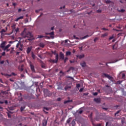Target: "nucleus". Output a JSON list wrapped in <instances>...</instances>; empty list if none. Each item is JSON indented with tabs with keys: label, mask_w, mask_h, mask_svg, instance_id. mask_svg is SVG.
<instances>
[{
	"label": "nucleus",
	"mask_w": 126,
	"mask_h": 126,
	"mask_svg": "<svg viewBox=\"0 0 126 126\" xmlns=\"http://www.w3.org/2000/svg\"><path fill=\"white\" fill-rule=\"evenodd\" d=\"M0 64H3V63H4V61H2L0 62Z\"/></svg>",
	"instance_id": "nucleus-38"
},
{
	"label": "nucleus",
	"mask_w": 126,
	"mask_h": 126,
	"mask_svg": "<svg viewBox=\"0 0 126 126\" xmlns=\"http://www.w3.org/2000/svg\"><path fill=\"white\" fill-rule=\"evenodd\" d=\"M32 58L33 60H35V59H36V56L33 52L32 53Z\"/></svg>",
	"instance_id": "nucleus-19"
},
{
	"label": "nucleus",
	"mask_w": 126,
	"mask_h": 126,
	"mask_svg": "<svg viewBox=\"0 0 126 126\" xmlns=\"http://www.w3.org/2000/svg\"><path fill=\"white\" fill-rule=\"evenodd\" d=\"M82 91H83V88L80 89L79 90V92H82Z\"/></svg>",
	"instance_id": "nucleus-48"
},
{
	"label": "nucleus",
	"mask_w": 126,
	"mask_h": 126,
	"mask_svg": "<svg viewBox=\"0 0 126 126\" xmlns=\"http://www.w3.org/2000/svg\"><path fill=\"white\" fill-rule=\"evenodd\" d=\"M97 95H98V93L95 92V93H94V96H97Z\"/></svg>",
	"instance_id": "nucleus-37"
},
{
	"label": "nucleus",
	"mask_w": 126,
	"mask_h": 126,
	"mask_svg": "<svg viewBox=\"0 0 126 126\" xmlns=\"http://www.w3.org/2000/svg\"><path fill=\"white\" fill-rule=\"evenodd\" d=\"M67 60H68V58L65 57V59H64V63H66V61H67Z\"/></svg>",
	"instance_id": "nucleus-31"
},
{
	"label": "nucleus",
	"mask_w": 126,
	"mask_h": 126,
	"mask_svg": "<svg viewBox=\"0 0 126 126\" xmlns=\"http://www.w3.org/2000/svg\"><path fill=\"white\" fill-rule=\"evenodd\" d=\"M13 43H14V41H9V44H13Z\"/></svg>",
	"instance_id": "nucleus-41"
},
{
	"label": "nucleus",
	"mask_w": 126,
	"mask_h": 126,
	"mask_svg": "<svg viewBox=\"0 0 126 126\" xmlns=\"http://www.w3.org/2000/svg\"><path fill=\"white\" fill-rule=\"evenodd\" d=\"M19 49L20 51H23V49H22V48H19Z\"/></svg>",
	"instance_id": "nucleus-62"
},
{
	"label": "nucleus",
	"mask_w": 126,
	"mask_h": 126,
	"mask_svg": "<svg viewBox=\"0 0 126 126\" xmlns=\"http://www.w3.org/2000/svg\"><path fill=\"white\" fill-rule=\"evenodd\" d=\"M71 121V118H69V119H68L66 121V124H69V126H70V122Z\"/></svg>",
	"instance_id": "nucleus-18"
},
{
	"label": "nucleus",
	"mask_w": 126,
	"mask_h": 126,
	"mask_svg": "<svg viewBox=\"0 0 126 126\" xmlns=\"http://www.w3.org/2000/svg\"><path fill=\"white\" fill-rule=\"evenodd\" d=\"M52 53L55 56H56V57L57 56V54L58 55V53H57V51H52Z\"/></svg>",
	"instance_id": "nucleus-28"
},
{
	"label": "nucleus",
	"mask_w": 126,
	"mask_h": 126,
	"mask_svg": "<svg viewBox=\"0 0 126 126\" xmlns=\"http://www.w3.org/2000/svg\"><path fill=\"white\" fill-rule=\"evenodd\" d=\"M6 52H9V51H10V49H8V48H7L6 49H5Z\"/></svg>",
	"instance_id": "nucleus-50"
},
{
	"label": "nucleus",
	"mask_w": 126,
	"mask_h": 126,
	"mask_svg": "<svg viewBox=\"0 0 126 126\" xmlns=\"http://www.w3.org/2000/svg\"><path fill=\"white\" fill-rule=\"evenodd\" d=\"M82 113H83V111L80 110L79 111V114H81Z\"/></svg>",
	"instance_id": "nucleus-51"
},
{
	"label": "nucleus",
	"mask_w": 126,
	"mask_h": 126,
	"mask_svg": "<svg viewBox=\"0 0 126 126\" xmlns=\"http://www.w3.org/2000/svg\"><path fill=\"white\" fill-rule=\"evenodd\" d=\"M60 58L62 60H64V55L62 52L60 53Z\"/></svg>",
	"instance_id": "nucleus-12"
},
{
	"label": "nucleus",
	"mask_w": 126,
	"mask_h": 126,
	"mask_svg": "<svg viewBox=\"0 0 126 126\" xmlns=\"http://www.w3.org/2000/svg\"><path fill=\"white\" fill-rule=\"evenodd\" d=\"M59 61V54H56L55 57V60L50 59L49 60L50 63H57Z\"/></svg>",
	"instance_id": "nucleus-2"
},
{
	"label": "nucleus",
	"mask_w": 126,
	"mask_h": 126,
	"mask_svg": "<svg viewBox=\"0 0 126 126\" xmlns=\"http://www.w3.org/2000/svg\"><path fill=\"white\" fill-rule=\"evenodd\" d=\"M21 10H22V9L21 8H20L18 9V12H20V11H21Z\"/></svg>",
	"instance_id": "nucleus-56"
},
{
	"label": "nucleus",
	"mask_w": 126,
	"mask_h": 126,
	"mask_svg": "<svg viewBox=\"0 0 126 126\" xmlns=\"http://www.w3.org/2000/svg\"><path fill=\"white\" fill-rule=\"evenodd\" d=\"M96 126H102V124H98L96 125Z\"/></svg>",
	"instance_id": "nucleus-53"
},
{
	"label": "nucleus",
	"mask_w": 126,
	"mask_h": 126,
	"mask_svg": "<svg viewBox=\"0 0 126 126\" xmlns=\"http://www.w3.org/2000/svg\"><path fill=\"white\" fill-rule=\"evenodd\" d=\"M117 83H118V84H121V83H122V82L119 81L117 82Z\"/></svg>",
	"instance_id": "nucleus-57"
},
{
	"label": "nucleus",
	"mask_w": 126,
	"mask_h": 126,
	"mask_svg": "<svg viewBox=\"0 0 126 126\" xmlns=\"http://www.w3.org/2000/svg\"><path fill=\"white\" fill-rule=\"evenodd\" d=\"M71 88V87L68 86H66L64 88L65 90H67V89H70Z\"/></svg>",
	"instance_id": "nucleus-23"
},
{
	"label": "nucleus",
	"mask_w": 126,
	"mask_h": 126,
	"mask_svg": "<svg viewBox=\"0 0 126 126\" xmlns=\"http://www.w3.org/2000/svg\"><path fill=\"white\" fill-rule=\"evenodd\" d=\"M71 124L72 125V126H75V121H74V120H73Z\"/></svg>",
	"instance_id": "nucleus-21"
},
{
	"label": "nucleus",
	"mask_w": 126,
	"mask_h": 126,
	"mask_svg": "<svg viewBox=\"0 0 126 126\" xmlns=\"http://www.w3.org/2000/svg\"><path fill=\"white\" fill-rule=\"evenodd\" d=\"M4 102L0 101V104H3Z\"/></svg>",
	"instance_id": "nucleus-61"
},
{
	"label": "nucleus",
	"mask_w": 126,
	"mask_h": 126,
	"mask_svg": "<svg viewBox=\"0 0 126 126\" xmlns=\"http://www.w3.org/2000/svg\"><path fill=\"white\" fill-rule=\"evenodd\" d=\"M108 125H109V122H106L105 126H108Z\"/></svg>",
	"instance_id": "nucleus-60"
},
{
	"label": "nucleus",
	"mask_w": 126,
	"mask_h": 126,
	"mask_svg": "<svg viewBox=\"0 0 126 126\" xmlns=\"http://www.w3.org/2000/svg\"><path fill=\"white\" fill-rule=\"evenodd\" d=\"M20 70H21V71H23V68H21V69H20Z\"/></svg>",
	"instance_id": "nucleus-63"
},
{
	"label": "nucleus",
	"mask_w": 126,
	"mask_h": 126,
	"mask_svg": "<svg viewBox=\"0 0 126 126\" xmlns=\"http://www.w3.org/2000/svg\"><path fill=\"white\" fill-rule=\"evenodd\" d=\"M25 109V107H21L20 108L21 112H23Z\"/></svg>",
	"instance_id": "nucleus-29"
},
{
	"label": "nucleus",
	"mask_w": 126,
	"mask_h": 126,
	"mask_svg": "<svg viewBox=\"0 0 126 126\" xmlns=\"http://www.w3.org/2000/svg\"><path fill=\"white\" fill-rule=\"evenodd\" d=\"M7 116H8L9 118H11V115H10V114H9V113H7Z\"/></svg>",
	"instance_id": "nucleus-42"
},
{
	"label": "nucleus",
	"mask_w": 126,
	"mask_h": 126,
	"mask_svg": "<svg viewBox=\"0 0 126 126\" xmlns=\"http://www.w3.org/2000/svg\"><path fill=\"white\" fill-rule=\"evenodd\" d=\"M115 46H116V45H115V44L113 45L112 49H113V50H114V49H115Z\"/></svg>",
	"instance_id": "nucleus-58"
},
{
	"label": "nucleus",
	"mask_w": 126,
	"mask_h": 126,
	"mask_svg": "<svg viewBox=\"0 0 126 126\" xmlns=\"http://www.w3.org/2000/svg\"><path fill=\"white\" fill-rule=\"evenodd\" d=\"M108 35V33H105L104 34H102L101 35V37H102L103 38L106 37L107 35Z\"/></svg>",
	"instance_id": "nucleus-26"
},
{
	"label": "nucleus",
	"mask_w": 126,
	"mask_h": 126,
	"mask_svg": "<svg viewBox=\"0 0 126 126\" xmlns=\"http://www.w3.org/2000/svg\"><path fill=\"white\" fill-rule=\"evenodd\" d=\"M66 78H70L71 79H72V80H73V81H74V78H73V77L69 76H66Z\"/></svg>",
	"instance_id": "nucleus-27"
},
{
	"label": "nucleus",
	"mask_w": 126,
	"mask_h": 126,
	"mask_svg": "<svg viewBox=\"0 0 126 126\" xmlns=\"http://www.w3.org/2000/svg\"><path fill=\"white\" fill-rule=\"evenodd\" d=\"M101 12V10H97V12H98V13Z\"/></svg>",
	"instance_id": "nucleus-55"
},
{
	"label": "nucleus",
	"mask_w": 126,
	"mask_h": 126,
	"mask_svg": "<svg viewBox=\"0 0 126 126\" xmlns=\"http://www.w3.org/2000/svg\"><path fill=\"white\" fill-rule=\"evenodd\" d=\"M44 37H45V36H44L43 35H38V38H44Z\"/></svg>",
	"instance_id": "nucleus-46"
},
{
	"label": "nucleus",
	"mask_w": 126,
	"mask_h": 126,
	"mask_svg": "<svg viewBox=\"0 0 126 126\" xmlns=\"http://www.w3.org/2000/svg\"><path fill=\"white\" fill-rule=\"evenodd\" d=\"M19 45H20V43L18 42L16 45V48H18L19 47Z\"/></svg>",
	"instance_id": "nucleus-39"
},
{
	"label": "nucleus",
	"mask_w": 126,
	"mask_h": 126,
	"mask_svg": "<svg viewBox=\"0 0 126 126\" xmlns=\"http://www.w3.org/2000/svg\"><path fill=\"white\" fill-rule=\"evenodd\" d=\"M102 77H106V78H108L109 79V80H112L113 79V77L110 76L109 75H108L106 73H102Z\"/></svg>",
	"instance_id": "nucleus-3"
},
{
	"label": "nucleus",
	"mask_w": 126,
	"mask_h": 126,
	"mask_svg": "<svg viewBox=\"0 0 126 126\" xmlns=\"http://www.w3.org/2000/svg\"><path fill=\"white\" fill-rule=\"evenodd\" d=\"M15 26H16L15 25L13 26V31L15 30L16 33H17V32H19V28H17V29H16Z\"/></svg>",
	"instance_id": "nucleus-6"
},
{
	"label": "nucleus",
	"mask_w": 126,
	"mask_h": 126,
	"mask_svg": "<svg viewBox=\"0 0 126 126\" xmlns=\"http://www.w3.org/2000/svg\"><path fill=\"white\" fill-rule=\"evenodd\" d=\"M76 57L78 59H83V58H84V54H82V55H76Z\"/></svg>",
	"instance_id": "nucleus-10"
},
{
	"label": "nucleus",
	"mask_w": 126,
	"mask_h": 126,
	"mask_svg": "<svg viewBox=\"0 0 126 126\" xmlns=\"http://www.w3.org/2000/svg\"><path fill=\"white\" fill-rule=\"evenodd\" d=\"M11 74H5V76H9V77H10V76H11Z\"/></svg>",
	"instance_id": "nucleus-35"
},
{
	"label": "nucleus",
	"mask_w": 126,
	"mask_h": 126,
	"mask_svg": "<svg viewBox=\"0 0 126 126\" xmlns=\"http://www.w3.org/2000/svg\"><path fill=\"white\" fill-rule=\"evenodd\" d=\"M5 94H7V92H4L3 91H1V92L0 93V96H2V97H3V95Z\"/></svg>",
	"instance_id": "nucleus-7"
},
{
	"label": "nucleus",
	"mask_w": 126,
	"mask_h": 126,
	"mask_svg": "<svg viewBox=\"0 0 126 126\" xmlns=\"http://www.w3.org/2000/svg\"><path fill=\"white\" fill-rule=\"evenodd\" d=\"M62 100V98H57V101H61Z\"/></svg>",
	"instance_id": "nucleus-54"
},
{
	"label": "nucleus",
	"mask_w": 126,
	"mask_h": 126,
	"mask_svg": "<svg viewBox=\"0 0 126 126\" xmlns=\"http://www.w3.org/2000/svg\"><path fill=\"white\" fill-rule=\"evenodd\" d=\"M117 10L119 12H122V13H124V12L126 11V10L124 9H121V10H119V9H117Z\"/></svg>",
	"instance_id": "nucleus-17"
},
{
	"label": "nucleus",
	"mask_w": 126,
	"mask_h": 126,
	"mask_svg": "<svg viewBox=\"0 0 126 126\" xmlns=\"http://www.w3.org/2000/svg\"><path fill=\"white\" fill-rule=\"evenodd\" d=\"M39 46L41 48H44V47H45V44H44L43 43H40Z\"/></svg>",
	"instance_id": "nucleus-20"
},
{
	"label": "nucleus",
	"mask_w": 126,
	"mask_h": 126,
	"mask_svg": "<svg viewBox=\"0 0 126 126\" xmlns=\"http://www.w3.org/2000/svg\"><path fill=\"white\" fill-rule=\"evenodd\" d=\"M82 67H85L86 66V63L85 62H83L80 63Z\"/></svg>",
	"instance_id": "nucleus-14"
},
{
	"label": "nucleus",
	"mask_w": 126,
	"mask_h": 126,
	"mask_svg": "<svg viewBox=\"0 0 126 126\" xmlns=\"http://www.w3.org/2000/svg\"><path fill=\"white\" fill-rule=\"evenodd\" d=\"M32 49H33V47L32 46L29 47L27 50V54H30V52H31V51H32Z\"/></svg>",
	"instance_id": "nucleus-4"
},
{
	"label": "nucleus",
	"mask_w": 126,
	"mask_h": 126,
	"mask_svg": "<svg viewBox=\"0 0 126 126\" xmlns=\"http://www.w3.org/2000/svg\"><path fill=\"white\" fill-rule=\"evenodd\" d=\"M4 103L5 104H7V103H8V101H7V100H5Z\"/></svg>",
	"instance_id": "nucleus-59"
},
{
	"label": "nucleus",
	"mask_w": 126,
	"mask_h": 126,
	"mask_svg": "<svg viewBox=\"0 0 126 126\" xmlns=\"http://www.w3.org/2000/svg\"><path fill=\"white\" fill-rule=\"evenodd\" d=\"M88 37H89V35H87L84 36L83 37H82V39H86V38H88Z\"/></svg>",
	"instance_id": "nucleus-32"
},
{
	"label": "nucleus",
	"mask_w": 126,
	"mask_h": 126,
	"mask_svg": "<svg viewBox=\"0 0 126 126\" xmlns=\"http://www.w3.org/2000/svg\"><path fill=\"white\" fill-rule=\"evenodd\" d=\"M79 87H80V84H77L76 85V88H79Z\"/></svg>",
	"instance_id": "nucleus-34"
},
{
	"label": "nucleus",
	"mask_w": 126,
	"mask_h": 126,
	"mask_svg": "<svg viewBox=\"0 0 126 126\" xmlns=\"http://www.w3.org/2000/svg\"><path fill=\"white\" fill-rule=\"evenodd\" d=\"M11 75H14V76H15V75H16V74H15L14 72H12L11 73Z\"/></svg>",
	"instance_id": "nucleus-47"
},
{
	"label": "nucleus",
	"mask_w": 126,
	"mask_h": 126,
	"mask_svg": "<svg viewBox=\"0 0 126 126\" xmlns=\"http://www.w3.org/2000/svg\"><path fill=\"white\" fill-rule=\"evenodd\" d=\"M54 27L51 28V30H54Z\"/></svg>",
	"instance_id": "nucleus-64"
},
{
	"label": "nucleus",
	"mask_w": 126,
	"mask_h": 126,
	"mask_svg": "<svg viewBox=\"0 0 126 126\" xmlns=\"http://www.w3.org/2000/svg\"><path fill=\"white\" fill-rule=\"evenodd\" d=\"M30 65L31 66V69L33 72H35V68L32 63H30Z\"/></svg>",
	"instance_id": "nucleus-5"
},
{
	"label": "nucleus",
	"mask_w": 126,
	"mask_h": 126,
	"mask_svg": "<svg viewBox=\"0 0 126 126\" xmlns=\"http://www.w3.org/2000/svg\"><path fill=\"white\" fill-rule=\"evenodd\" d=\"M11 46V45L10 44H8L6 46H5V47L4 48V49H3V50L4 51H5V50H6V49H8V48H9V47H10Z\"/></svg>",
	"instance_id": "nucleus-15"
},
{
	"label": "nucleus",
	"mask_w": 126,
	"mask_h": 126,
	"mask_svg": "<svg viewBox=\"0 0 126 126\" xmlns=\"http://www.w3.org/2000/svg\"><path fill=\"white\" fill-rule=\"evenodd\" d=\"M1 22H2V23H5V22H6V21H5V20H1Z\"/></svg>",
	"instance_id": "nucleus-49"
},
{
	"label": "nucleus",
	"mask_w": 126,
	"mask_h": 126,
	"mask_svg": "<svg viewBox=\"0 0 126 126\" xmlns=\"http://www.w3.org/2000/svg\"><path fill=\"white\" fill-rule=\"evenodd\" d=\"M102 30H104V31H106V30H109L108 29H106V28H102Z\"/></svg>",
	"instance_id": "nucleus-52"
},
{
	"label": "nucleus",
	"mask_w": 126,
	"mask_h": 126,
	"mask_svg": "<svg viewBox=\"0 0 126 126\" xmlns=\"http://www.w3.org/2000/svg\"><path fill=\"white\" fill-rule=\"evenodd\" d=\"M94 102H96V103H100L101 102V99H100V98H94Z\"/></svg>",
	"instance_id": "nucleus-11"
},
{
	"label": "nucleus",
	"mask_w": 126,
	"mask_h": 126,
	"mask_svg": "<svg viewBox=\"0 0 126 126\" xmlns=\"http://www.w3.org/2000/svg\"><path fill=\"white\" fill-rule=\"evenodd\" d=\"M122 78L123 79H126V74H125V73H122Z\"/></svg>",
	"instance_id": "nucleus-25"
},
{
	"label": "nucleus",
	"mask_w": 126,
	"mask_h": 126,
	"mask_svg": "<svg viewBox=\"0 0 126 126\" xmlns=\"http://www.w3.org/2000/svg\"><path fill=\"white\" fill-rule=\"evenodd\" d=\"M112 39H114V36H112L109 37V40H112Z\"/></svg>",
	"instance_id": "nucleus-43"
},
{
	"label": "nucleus",
	"mask_w": 126,
	"mask_h": 126,
	"mask_svg": "<svg viewBox=\"0 0 126 126\" xmlns=\"http://www.w3.org/2000/svg\"><path fill=\"white\" fill-rule=\"evenodd\" d=\"M47 121L43 120L42 121V126H47Z\"/></svg>",
	"instance_id": "nucleus-13"
},
{
	"label": "nucleus",
	"mask_w": 126,
	"mask_h": 126,
	"mask_svg": "<svg viewBox=\"0 0 126 126\" xmlns=\"http://www.w3.org/2000/svg\"><path fill=\"white\" fill-rule=\"evenodd\" d=\"M45 34L46 35H52L53 36H54L55 35L54 32H52L50 33L45 32Z\"/></svg>",
	"instance_id": "nucleus-16"
},
{
	"label": "nucleus",
	"mask_w": 126,
	"mask_h": 126,
	"mask_svg": "<svg viewBox=\"0 0 126 126\" xmlns=\"http://www.w3.org/2000/svg\"><path fill=\"white\" fill-rule=\"evenodd\" d=\"M1 56H5V52H3L2 53Z\"/></svg>",
	"instance_id": "nucleus-44"
},
{
	"label": "nucleus",
	"mask_w": 126,
	"mask_h": 126,
	"mask_svg": "<svg viewBox=\"0 0 126 126\" xmlns=\"http://www.w3.org/2000/svg\"><path fill=\"white\" fill-rule=\"evenodd\" d=\"M41 67H42V68H46V66H45V65H44V64H42V65H41Z\"/></svg>",
	"instance_id": "nucleus-40"
},
{
	"label": "nucleus",
	"mask_w": 126,
	"mask_h": 126,
	"mask_svg": "<svg viewBox=\"0 0 126 126\" xmlns=\"http://www.w3.org/2000/svg\"><path fill=\"white\" fill-rule=\"evenodd\" d=\"M44 110H46V111H49V108L47 107H44Z\"/></svg>",
	"instance_id": "nucleus-45"
},
{
	"label": "nucleus",
	"mask_w": 126,
	"mask_h": 126,
	"mask_svg": "<svg viewBox=\"0 0 126 126\" xmlns=\"http://www.w3.org/2000/svg\"><path fill=\"white\" fill-rule=\"evenodd\" d=\"M24 17L23 16L19 17L18 18H17V19H16L15 20V21H16V22H18L19 20H20V19H23Z\"/></svg>",
	"instance_id": "nucleus-9"
},
{
	"label": "nucleus",
	"mask_w": 126,
	"mask_h": 126,
	"mask_svg": "<svg viewBox=\"0 0 126 126\" xmlns=\"http://www.w3.org/2000/svg\"><path fill=\"white\" fill-rule=\"evenodd\" d=\"M70 55H71V52H70V51H67L66 52V56H70Z\"/></svg>",
	"instance_id": "nucleus-24"
},
{
	"label": "nucleus",
	"mask_w": 126,
	"mask_h": 126,
	"mask_svg": "<svg viewBox=\"0 0 126 126\" xmlns=\"http://www.w3.org/2000/svg\"><path fill=\"white\" fill-rule=\"evenodd\" d=\"M73 38H74V39H75L76 40H78V39H79V38H78V37H76V36H75V35H73Z\"/></svg>",
	"instance_id": "nucleus-33"
},
{
	"label": "nucleus",
	"mask_w": 126,
	"mask_h": 126,
	"mask_svg": "<svg viewBox=\"0 0 126 126\" xmlns=\"http://www.w3.org/2000/svg\"><path fill=\"white\" fill-rule=\"evenodd\" d=\"M26 37L27 38H29L28 39V40H29V41H32L34 39L33 38V35H32V33H31V32H29L26 34Z\"/></svg>",
	"instance_id": "nucleus-1"
},
{
	"label": "nucleus",
	"mask_w": 126,
	"mask_h": 126,
	"mask_svg": "<svg viewBox=\"0 0 126 126\" xmlns=\"http://www.w3.org/2000/svg\"><path fill=\"white\" fill-rule=\"evenodd\" d=\"M120 113V110L118 111L115 114V116H117V115H118V114Z\"/></svg>",
	"instance_id": "nucleus-36"
},
{
	"label": "nucleus",
	"mask_w": 126,
	"mask_h": 126,
	"mask_svg": "<svg viewBox=\"0 0 126 126\" xmlns=\"http://www.w3.org/2000/svg\"><path fill=\"white\" fill-rule=\"evenodd\" d=\"M5 43H6L5 41H3L1 43L0 47L3 49L5 47Z\"/></svg>",
	"instance_id": "nucleus-8"
},
{
	"label": "nucleus",
	"mask_w": 126,
	"mask_h": 126,
	"mask_svg": "<svg viewBox=\"0 0 126 126\" xmlns=\"http://www.w3.org/2000/svg\"><path fill=\"white\" fill-rule=\"evenodd\" d=\"M11 50L10 53L12 54V53H13V51H14V48L11 47Z\"/></svg>",
	"instance_id": "nucleus-30"
},
{
	"label": "nucleus",
	"mask_w": 126,
	"mask_h": 126,
	"mask_svg": "<svg viewBox=\"0 0 126 126\" xmlns=\"http://www.w3.org/2000/svg\"><path fill=\"white\" fill-rule=\"evenodd\" d=\"M70 102H72V100H65L64 101V104H67V103H70Z\"/></svg>",
	"instance_id": "nucleus-22"
}]
</instances>
